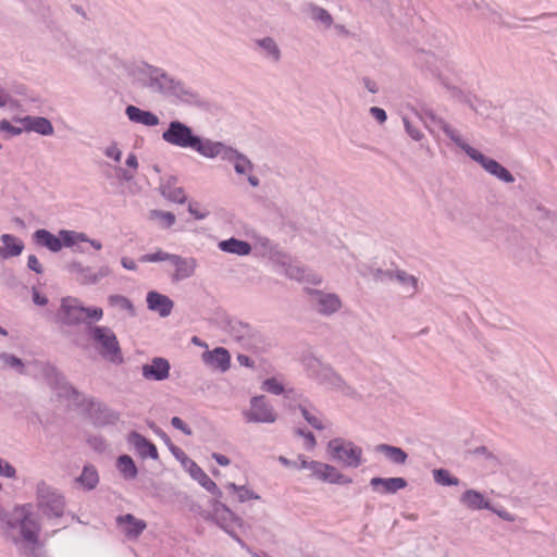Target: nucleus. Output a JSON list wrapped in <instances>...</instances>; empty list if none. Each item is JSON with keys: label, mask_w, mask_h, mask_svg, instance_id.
Returning <instances> with one entry per match:
<instances>
[{"label": "nucleus", "mask_w": 557, "mask_h": 557, "mask_svg": "<svg viewBox=\"0 0 557 557\" xmlns=\"http://www.w3.org/2000/svg\"><path fill=\"white\" fill-rule=\"evenodd\" d=\"M0 239L3 244V247H0L1 259L17 257L22 253L24 249V243L22 239L11 234H2Z\"/></svg>", "instance_id": "31"}, {"label": "nucleus", "mask_w": 557, "mask_h": 557, "mask_svg": "<svg viewBox=\"0 0 557 557\" xmlns=\"http://www.w3.org/2000/svg\"><path fill=\"white\" fill-rule=\"evenodd\" d=\"M133 76L143 87L163 97H166L175 78L163 69L146 62H141L134 67Z\"/></svg>", "instance_id": "5"}, {"label": "nucleus", "mask_w": 557, "mask_h": 557, "mask_svg": "<svg viewBox=\"0 0 557 557\" xmlns=\"http://www.w3.org/2000/svg\"><path fill=\"white\" fill-rule=\"evenodd\" d=\"M110 274L111 269L108 265H101L96 272L90 267H87L86 272L77 277V281L81 285H96Z\"/></svg>", "instance_id": "36"}, {"label": "nucleus", "mask_w": 557, "mask_h": 557, "mask_svg": "<svg viewBox=\"0 0 557 557\" xmlns=\"http://www.w3.org/2000/svg\"><path fill=\"white\" fill-rule=\"evenodd\" d=\"M32 240L37 247L46 248L52 253H57L62 250L60 235H54L46 228L35 231L32 235Z\"/></svg>", "instance_id": "21"}, {"label": "nucleus", "mask_w": 557, "mask_h": 557, "mask_svg": "<svg viewBox=\"0 0 557 557\" xmlns=\"http://www.w3.org/2000/svg\"><path fill=\"white\" fill-rule=\"evenodd\" d=\"M151 216L158 219L164 227H171L175 223V215L171 212L153 210Z\"/></svg>", "instance_id": "53"}, {"label": "nucleus", "mask_w": 557, "mask_h": 557, "mask_svg": "<svg viewBox=\"0 0 557 557\" xmlns=\"http://www.w3.org/2000/svg\"><path fill=\"white\" fill-rule=\"evenodd\" d=\"M59 235L62 248L66 247L73 249L74 251L84 252V249L79 246V244L88 240L87 234L72 230H60Z\"/></svg>", "instance_id": "34"}, {"label": "nucleus", "mask_w": 557, "mask_h": 557, "mask_svg": "<svg viewBox=\"0 0 557 557\" xmlns=\"http://www.w3.org/2000/svg\"><path fill=\"white\" fill-rule=\"evenodd\" d=\"M227 490L236 494L239 503H246L248 500H258L260 495L249 488L247 485H237L235 483H227L225 486Z\"/></svg>", "instance_id": "43"}, {"label": "nucleus", "mask_w": 557, "mask_h": 557, "mask_svg": "<svg viewBox=\"0 0 557 557\" xmlns=\"http://www.w3.org/2000/svg\"><path fill=\"white\" fill-rule=\"evenodd\" d=\"M308 10L310 12V17L317 22L324 25L326 28L331 27L333 24V17L329 13L327 10L324 8H321L314 3H310L308 7Z\"/></svg>", "instance_id": "44"}, {"label": "nucleus", "mask_w": 557, "mask_h": 557, "mask_svg": "<svg viewBox=\"0 0 557 557\" xmlns=\"http://www.w3.org/2000/svg\"><path fill=\"white\" fill-rule=\"evenodd\" d=\"M226 331L233 341H235L242 345L246 344L248 342V339L250 338V333H251L250 326L246 323L238 321V320H231L227 323Z\"/></svg>", "instance_id": "35"}, {"label": "nucleus", "mask_w": 557, "mask_h": 557, "mask_svg": "<svg viewBox=\"0 0 557 557\" xmlns=\"http://www.w3.org/2000/svg\"><path fill=\"white\" fill-rule=\"evenodd\" d=\"M23 129H24L23 126L22 127H15V126H13L7 120L0 121V131L7 132V133H9L12 136L20 135Z\"/></svg>", "instance_id": "60"}, {"label": "nucleus", "mask_w": 557, "mask_h": 557, "mask_svg": "<svg viewBox=\"0 0 557 557\" xmlns=\"http://www.w3.org/2000/svg\"><path fill=\"white\" fill-rule=\"evenodd\" d=\"M61 321L70 326L83 323V305L75 297H64L60 307Z\"/></svg>", "instance_id": "14"}, {"label": "nucleus", "mask_w": 557, "mask_h": 557, "mask_svg": "<svg viewBox=\"0 0 557 557\" xmlns=\"http://www.w3.org/2000/svg\"><path fill=\"white\" fill-rule=\"evenodd\" d=\"M280 274H283L290 280L306 282L313 285H319L322 281L319 275L311 272L309 269L301 267L296 261H292L290 264L285 269V271H280Z\"/></svg>", "instance_id": "22"}, {"label": "nucleus", "mask_w": 557, "mask_h": 557, "mask_svg": "<svg viewBox=\"0 0 557 557\" xmlns=\"http://www.w3.org/2000/svg\"><path fill=\"white\" fill-rule=\"evenodd\" d=\"M315 479L330 484L339 485H346L352 482L350 478L344 475L336 467L324 462Z\"/></svg>", "instance_id": "30"}, {"label": "nucleus", "mask_w": 557, "mask_h": 557, "mask_svg": "<svg viewBox=\"0 0 557 557\" xmlns=\"http://www.w3.org/2000/svg\"><path fill=\"white\" fill-rule=\"evenodd\" d=\"M172 454L173 456L178 460L181 461L182 466L185 468L187 466V462L188 461H193V459H190L186 454L185 451L180 448V447H176L175 449H172Z\"/></svg>", "instance_id": "63"}, {"label": "nucleus", "mask_w": 557, "mask_h": 557, "mask_svg": "<svg viewBox=\"0 0 557 557\" xmlns=\"http://www.w3.org/2000/svg\"><path fill=\"white\" fill-rule=\"evenodd\" d=\"M108 305L111 308L119 309L121 311L126 312L129 317H134L136 314L135 307L133 302L123 295H109L108 298Z\"/></svg>", "instance_id": "40"}, {"label": "nucleus", "mask_w": 557, "mask_h": 557, "mask_svg": "<svg viewBox=\"0 0 557 557\" xmlns=\"http://www.w3.org/2000/svg\"><path fill=\"white\" fill-rule=\"evenodd\" d=\"M298 410L300 411L304 419L315 430L322 431L324 430V424L320 417L315 414L318 410L314 407H311L309 401L306 400L302 404L298 405Z\"/></svg>", "instance_id": "39"}, {"label": "nucleus", "mask_w": 557, "mask_h": 557, "mask_svg": "<svg viewBox=\"0 0 557 557\" xmlns=\"http://www.w3.org/2000/svg\"><path fill=\"white\" fill-rule=\"evenodd\" d=\"M38 510L47 518H60L64 513L65 499L55 488L41 481L36 487Z\"/></svg>", "instance_id": "9"}, {"label": "nucleus", "mask_w": 557, "mask_h": 557, "mask_svg": "<svg viewBox=\"0 0 557 557\" xmlns=\"http://www.w3.org/2000/svg\"><path fill=\"white\" fill-rule=\"evenodd\" d=\"M459 502L470 510H493L491 503L485 498L484 494L475 490H466L461 494Z\"/></svg>", "instance_id": "26"}, {"label": "nucleus", "mask_w": 557, "mask_h": 557, "mask_svg": "<svg viewBox=\"0 0 557 557\" xmlns=\"http://www.w3.org/2000/svg\"><path fill=\"white\" fill-rule=\"evenodd\" d=\"M87 334L104 359L114 363L123 361L120 343L112 329L103 325H90L88 326Z\"/></svg>", "instance_id": "6"}, {"label": "nucleus", "mask_w": 557, "mask_h": 557, "mask_svg": "<svg viewBox=\"0 0 557 557\" xmlns=\"http://www.w3.org/2000/svg\"><path fill=\"white\" fill-rule=\"evenodd\" d=\"M414 63L421 69L430 71L445 87L450 88L447 74L450 72L451 67L448 60L438 58L433 52L422 50L417 52Z\"/></svg>", "instance_id": "11"}, {"label": "nucleus", "mask_w": 557, "mask_h": 557, "mask_svg": "<svg viewBox=\"0 0 557 557\" xmlns=\"http://www.w3.org/2000/svg\"><path fill=\"white\" fill-rule=\"evenodd\" d=\"M271 262L275 267V271L280 273V271H285V269L293 261L292 258L282 251H274L271 253L270 257Z\"/></svg>", "instance_id": "48"}, {"label": "nucleus", "mask_w": 557, "mask_h": 557, "mask_svg": "<svg viewBox=\"0 0 557 557\" xmlns=\"http://www.w3.org/2000/svg\"><path fill=\"white\" fill-rule=\"evenodd\" d=\"M170 362L162 357H154L150 363L144 364L141 374L147 380L163 381L169 377Z\"/></svg>", "instance_id": "19"}, {"label": "nucleus", "mask_w": 557, "mask_h": 557, "mask_svg": "<svg viewBox=\"0 0 557 557\" xmlns=\"http://www.w3.org/2000/svg\"><path fill=\"white\" fill-rule=\"evenodd\" d=\"M125 114L131 122L148 127L157 126L160 123L158 115L153 112L143 110L133 104L126 107Z\"/></svg>", "instance_id": "27"}, {"label": "nucleus", "mask_w": 557, "mask_h": 557, "mask_svg": "<svg viewBox=\"0 0 557 557\" xmlns=\"http://www.w3.org/2000/svg\"><path fill=\"white\" fill-rule=\"evenodd\" d=\"M0 359L5 366L16 369L20 373L23 372L24 366L20 358L4 352L0 355Z\"/></svg>", "instance_id": "55"}, {"label": "nucleus", "mask_w": 557, "mask_h": 557, "mask_svg": "<svg viewBox=\"0 0 557 557\" xmlns=\"http://www.w3.org/2000/svg\"><path fill=\"white\" fill-rule=\"evenodd\" d=\"M255 45L267 60L273 63H278L281 61V49L272 37L267 36L258 38L255 40Z\"/></svg>", "instance_id": "29"}, {"label": "nucleus", "mask_w": 557, "mask_h": 557, "mask_svg": "<svg viewBox=\"0 0 557 557\" xmlns=\"http://www.w3.org/2000/svg\"><path fill=\"white\" fill-rule=\"evenodd\" d=\"M375 451L382 453L391 462L395 465H404L408 458V455L404 449L388 444L377 445L375 447Z\"/></svg>", "instance_id": "37"}, {"label": "nucleus", "mask_w": 557, "mask_h": 557, "mask_svg": "<svg viewBox=\"0 0 557 557\" xmlns=\"http://www.w3.org/2000/svg\"><path fill=\"white\" fill-rule=\"evenodd\" d=\"M116 524L125 536L131 540L137 539L147 528L144 520L136 518L132 513L119 516L116 518Z\"/></svg>", "instance_id": "20"}, {"label": "nucleus", "mask_w": 557, "mask_h": 557, "mask_svg": "<svg viewBox=\"0 0 557 557\" xmlns=\"http://www.w3.org/2000/svg\"><path fill=\"white\" fill-rule=\"evenodd\" d=\"M171 424L174 429L182 431L186 435L191 434V429L180 417H173Z\"/></svg>", "instance_id": "61"}, {"label": "nucleus", "mask_w": 557, "mask_h": 557, "mask_svg": "<svg viewBox=\"0 0 557 557\" xmlns=\"http://www.w3.org/2000/svg\"><path fill=\"white\" fill-rule=\"evenodd\" d=\"M407 134L416 141H420L424 135L418 126L413 125L408 117L403 119Z\"/></svg>", "instance_id": "56"}, {"label": "nucleus", "mask_w": 557, "mask_h": 557, "mask_svg": "<svg viewBox=\"0 0 557 557\" xmlns=\"http://www.w3.org/2000/svg\"><path fill=\"white\" fill-rule=\"evenodd\" d=\"M298 460V469H308L311 471V475L317 478L323 462L315 460H307V458L304 455H299Z\"/></svg>", "instance_id": "51"}, {"label": "nucleus", "mask_w": 557, "mask_h": 557, "mask_svg": "<svg viewBox=\"0 0 557 557\" xmlns=\"http://www.w3.org/2000/svg\"><path fill=\"white\" fill-rule=\"evenodd\" d=\"M394 278L397 280L410 295L417 293L418 278L416 276L408 274L404 270H397L394 273Z\"/></svg>", "instance_id": "45"}, {"label": "nucleus", "mask_w": 557, "mask_h": 557, "mask_svg": "<svg viewBox=\"0 0 557 557\" xmlns=\"http://www.w3.org/2000/svg\"><path fill=\"white\" fill-rule=\"evenodd\" d=\"M304 369L308 377L314 380L326 389L341 391L349 394L350 388L345 381L327 364L322 363L313 356H306L302 359Z\"/></svg>", "instance_id": "4"}, {"label": "nucleus", "mask_w": 557, "mask_h": 557, "mask_svg": "<svg viewBox=\"0 0 557 557\" xmlns=\"http://www.w3.org/2000/svg\"><path fill=\"white\" fill-rule=\"evenodd\" d=\"M370 113L379 123H384L387 119L385 110L379 107L370 108Z\"/></svg>", "instance_id": "64"}, {"label": "nucleus", "mask_w": 557, "mask_h": 557, "mask_svg": "<svg viewBox=\"0 0 557 557\" xmlns=\"http://www.w3.org/2000/svg\"><path fill=\"white\" fill-rule=\"evenodd\" d=\"M165 98L172 99L176 103L201 107L203 101L200 95L182 81L174 78L173 84Z\"/></svg>", "instance_id": "13"}, {"label": "nucleus", "mask_w": 557, "mask_h": 557, "mask_svg": "<svg viewBox=\"0 0 557 557\" xmlns=\"http://www.w3.org/2000/svg\"><path fill=\"white\" fill-rule=\"evenodd\" d=\"M162 140L176 148L193 150L205 158L212 152L214 144V140L195 134L189 125L178 120L169 123L162 133Z\"/></svg>", "instance_id": "3"}, {"label": "nucleus", "mask_w": 557, "mask_h": 557, "mask_svg": "<svg viewBox=\"0 0 557 557\" xmlns=\"http://www.w3.org/2000/svg\"><path fill=\"white\" fill-rule=\"evenodd\" d=\"M211 151L208 159L220 157L224 161L233 162L237 174L251 173L253 170V164L245 154L222 141H214Z\"/></svg>", "instance_id": "12"}, {"label": "nucleus", "mask_w": 557, "mask_h": 557, "mask_svg": "<svg viewBox=\"0 0 557 557\" xmlns=\"http://www.w3.org/2000/svg\"><path fill=\"white\" fill-rule=\"evenodd\" d=\"M87 267L88 265H84L79 261H73L69 264L67 269L70 273L75 274L77 275V277H79L84 272H86Z\"/></svg>", "instance_id": "62"}, {"label": "nucleus", "mask_w": 557, "mask_h": 557, "mask_svg": "<svg viewBox=\"0 0 557 557\" xmlns=\"http://www.w3.org/2000/svg\"><path fill=\"white\" fill-rule=\"evenodd\" d=\"M148 309L158 312L160 317H169L173 309V301L165 295L151 290L146 297Z\"/></svg>", "instance_id": "23"}, {"label": "nucleus", "mask_w": 557, "mask_h": 557, "mask_svg": "<svg viewBox=\"0 0 557 557\" xmlns=\"http://www.w3.org/2000/svg\"><path fill=\"white\" fill-rule=\"evenodd\" d=\"M163 195L169 198L171 201L183 203L186 200V195L183 188L181 187H174V188H168L163 189Z\"/></svg>", "instance_id": "54"}, {"label": "nucleus", "mask_w": 557, "mask_h": 557, "mask_svg": "<svg viewBox=\"0 0 557 557\" xmlns=\"http://www.w3.org/2000/svg\"><path fill=\"white\" fill-rule=\"evenodd\" d=\"M104 156L109 159L114 160L115 162H120L122 158V151L119 149L117 145L115 143H112L110 146H108L104 151Z\"/></svg>", "instance_id": "58"}, {"label": "nucleus", "mask_w": 557, "mask_h": 557, "mask_svg": "<svg viewBox=\"0 0 557 557\" xmlns=\"http://www.w3.org/2000/svg\"><path fill=\"white\" fill-rule=\"evenodd\" d=\"M330 457L346 468H358L362 463V448L351 441L336 437L327 443Z\"/></svg>", "instance_id": "8"}, {"label": "nucleus", "mask_w": 557, "mask_h": 557, "mask_svg": "<svg viewBox=\"0 0 557 557\" xmlns=\"http://www.w3.org/2000/svg\"><path fill=\"white\" fill-rule=\"evenodd\" d=\"M128 442L141 458H151L153 460L159 458L156 445L141 434L132 432L128 436Z\"/></svg>", "instance_id": "24"}, {"label": "nucleus", "mask_w": 557, "mask_h": 557, "mask_svg": "<svg viewBox=\"0 0 557 557\" xmlns=\"http://www.w3.org/2000/svg\"><path fill=\"white\" fill-rule=\"evenodd\" d=\"M174 253H169V252H165L163 250H158L156 252H152V253H146V255H143L140 258H139V261L140 262H161V261H172L173 258H174Z\"/></svg>", "instance_id": "50"}, {"label": "nucleus", "mask_w": 557, "mask_h": 557, "mask_svg": "<svg viewBox=\"0 0 557 557\" xmlns=\"http://www.w3.org/2000/svg\"><path fill=\"white\" fill-rule=\"evenodd\" d=\"M27 268L37 274H41L44 272V268L35 255L28 256Z\"/></svg>", "instance_id": "59"}, {"label": "nucleus", "mask_w": 557, "mask_h": 557, "mask_svg": "<svg viewBox=\"0 0 557 557\" xmlns=\"http://www.w3.org/2000/svg\"><path fill=\"white\" fill-rule=\"evenodd\" d=\"M171 263L175 267L174 280L176 281L190 277L196 269V260L194 258H183L175 255Z\"/></svg>", "instance_id": "32"}, {"label": "nucleus", "mask_w": 557, "mask_h": 557, "mask_svg": "<svg viewBox=\"0 0 557 557\" xmlns=\"http://www.w3.org/2000/svg\"><path fill=\"white\" fill-rule=\"evenodd\" d=\"M318 306V311L323 315H331L338 311L342 307L339 297L332 293H323L321 290H310Z\"/></svg>", "instance_id": "18"}, {"label": "nucleus", "mask_w": 557, "mask_h": 557, "mask_svg": "<svg viewBox=\"0 0 557 557\" xmlns=\"http://www.w3.org/2000/svg\"><path fill=\"white\" fill-rule=\"evenodd\" d=\"M77 481L84 488L94 490L99 482L98 471L94 466H85Z\"/></svg>", "instance_id": "42"}, {"label": "nucleus", "mask_w": 557, "mask_h": 557, "mask_svg": "<svg viewBox=\"0 0 557 557\" xmlns=\"http://www.w3.org/2000/svg\"><path fill=\"white\" fill-rule=\"evenodd\" d=\"M15 468L10 462L0 457V476L13 479L15 478Z\"/></svg>", "instance_id": "57"}, {"label": "nucleus", "mask_w": 557, "mask_h": 557, "mask_svg": "<svg viewBox=\"0 0 557 557\" xmlns=\"http://www.w3.org/2000/svg\"><path fill=\"white\" fill-rule=\"evenodd\" d=\"M103 318V310L100 307L83 306V321L87 324L99 322Z\"/></svg>", "instance_id": "49"}, {"label": "nucleus", "mask_w": 557, "mask_h": 557, "mask_svg": "<svg viewBox=\"0 0 557 557\" xmlns=\"http://www.w3.org/2000/svg\"><path fill=\"white\" fill-rule=\"evenodd\" d=\"M18 122L22 124L24 131L35 132L42 136H50L54 131L51 122L44 116L27 115L23 119H20Z\"/></svg>", "instance_id": "25"}, {"label": "nucleus", "mask_w": 557, "mask_h": 557, "mask_svg": "<svg viewBox=\"0 0 557 557\" xmlns=\"http://www.w3.org/2000/svg\"><path fill=\"white\" fill-rule=\"evenodd\" d=\"M434 481L442 486H454L459 484V479L451 475L446 469H434L433 470Z\"/></svg>", "instance_id": "46"}, {"label": "nucleus", "mask_w": 557, "mask_h": 557, "mask_svg": "<svg viewBox=\"0 0 557 557\" xmlns=\"http://www.w3.org/2000/svg\"><path fill=\"white\" fill-rule=\"evenodd\" d=\"M210 519L228 534L243 549L250 552L249 546L239 537L237 529L243 528V520L226 505L215 499L212 504Z\"/></svg>", "instance_id": "7"}, {"label": "nucleus", "mask_w": 557, "mask_h": 557, "mask_svg": "<svg viewBox=\"0 0 557 557\" xmlns=\"http://www.w3.org/2000/svg\"><path fill=\"white\" fill-rule=\"evenodd\" d=\"M242 413L247 423L271 424L277 420L276 411L263 395L251 397L249 408Z\"/></svg>", "instance_id": "10"}, {"label": "nucleus", "mask_w": 557, "mask_h": 557, "mask_svg": "<svg viewBox=\"0 0 557 557\" xmlns=\"http://www.w3.org/2000/svg\"><path fill=\"white\" fill-rule=\"evenodd\" d=\"M218 247L221 251L236 255V256H248L251 252V245L242 239H237L235 237H231L225 240H221L218 244Z\"/></svg>", "instance_id": "33"}, {"label": "nucleus", "mask_w": 557, "mask_h": 557, "mask_svg": "<svg viewBox=\"0 0 557 557\" xmlns=\"http://www.w3.org/2000/svg\"><path fill=\"white\" fill-rule=\"evenodd\" d=\"M420 119L424 126L432 133L435 128L441 129L443 127V124L446 123L442 117H438L436 114H434L432 111L425 110L421 115Z\"/></svg>", "instance_id": "47"}, {"label": "nucleus", "mask_w": 557, "mask_h": 557, "mask_svg": "<svg viewBox=\"0 0 557 557\" xmlns=\"http://www.w3.org/2000/svg\"><path fill=\"white\" fill-rule=\"evenodd\" d=\"M189 475L198 482L206 491L212 494L216 498L222 497V491L218 487L215 482L193 460L188 461L185 467Z\"/></svg>", "instance_id": "17"}, {"label": "nucleus", "mask_w": 557, "mask_h": 557, "mask_svg": "<svg viewBox=\"0 0 557 557\" xmlns=\"http://www.w3.org/2000/svg\"><path fill=\"white\" fill-rule=\"evenodd\" d=\"M116 467L120 473L126 480H133L137 476L138 470L137 467L128 455H122L117 458Z\"/></svg>", "instance_id": "41"}, {"label": "nucleus", "mask_w": 557, "mask_h": 557, "mask_svg": "<svg viewBox=\"0 0 557 557\" xmlns=\"http://www.w3.org/2000/svg\"><path fill=\"white\" fill-rule=\"evenodd\" d=\"M441 129L451 141H454L460 149H462L470 159H473L475 154L474 152H479L478 149L467 144L462 139L460 134L455 128H453L447 122L443 124V127Z\"/></svg>", "instance_id": "38"}, {"label": "nucleus", "mask_w": 557, "mask_h": 557, "mask_svg": "<svg viewBox=\"0 0 557 557\" xmlns=\"http://www.w3.org/2000/svg\"><path fill=\"white\" fill-rule=\"evenodd\" d=\"M370 485L382 494H394L407 486L404 478H372Z\"/></svg>", "instance_id": "28"}, {"label": "nucleus", "mask_w": 557, "mask_h": 557, "mask_svg": "<svg viewBox=\"0 0 557 557\" xmlns=\"http://www.w3.org/2000/svg\"><path fill=\"white\" fill-rule=\"evenodd\" d=\"M201 359L206 366L220 372H225L231 367V355L224 347L206 350L202 352Z\"/></svg>", "instance_id": "16"}, {"label": "nucleus", "mask_w": 557, "mask_h": 557, "mask_svg": "<svg viewBox=\"0 0 557 557\" xmlns=\"http://www.w3.org/2000/svg\"><path fill=\"white\" fill-rule=\"evenodd\" d=\"M474 153L475 154L472 160L479 163L488 174L495 176L497 180L504 183L515 182V177L510 171L503 166L499 162L484 156L480 151Z\"/></svg>", "instance_id": "15"}, {"label": "nucleus", "mask_w": 557, "mask_h": 557, "mask_svg": "<svg viewBox=\"0 0 557 557\" xmlns=\"http://www.w3.org/2000/svg\"><path fill=\"white\" fill-rule=\"evenodd\" d=\"M9 524L20 530L21 536L13 539L18 549L27 556H35V550L39 546L40 524L33 515V505L17 506L14 509V519Z\"/></svg>", "instance_id": "2"}, {"label": "nucleus", "mask_w": 557, "mask_h": 557, "mask_svg": "<svg viewBox=\"0 0 557 557\" xmlns=\"http://www.w3.org/2000/svg\"><path fill=\"white\" fill-rule=\"evenodd\" d=\"M262 389L273 395H281L284 393L283 384L275 377L264 380L262 383Z\"/></svg>", "instance_id": "52"}, {"label": "nucleus", "mask_w": 557, "mask_h": 557, "mask_svg": "<svg viewBox=\"0 0 557 557\" xmlns=\"http://www.w3.org/2000/svg\"><path fill=\"white\" fill-rule=\"evenodd\" d=\"M42 376L48 385L57 393L58 397L65 398L83 408V411L97 426L115 424L120 420V413L95 398H84L73 387L65 376L52 364L42 367Z\"/></svg>", "instance_id": "1"}]
</instances>
